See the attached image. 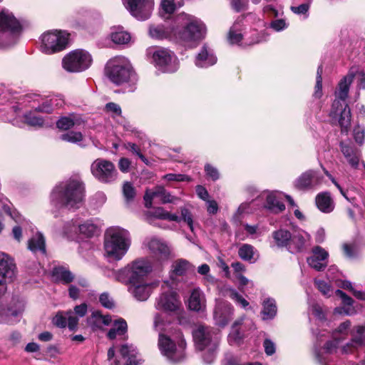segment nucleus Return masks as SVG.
<instances>
[{
    "label": "nucleus",
    "mask_w": 365,
    "mask_h": 365,
    "mask_svg": "<svg viewBox=\"0 0 365 365\" xmlns=\"http://www.w3.org/2000/svg\"><path fill=\"white\" fill-rule=\"evenodd\" d=\"M354 138L355 141L359 145H362L364 142L365 129L364 127L358 125L354 129Z\"/></svg>",
    "instance_id": "60"
},
{
    "label": "nucleus",
    "mask_w": 365,
    "mask_h": 365,
    "mask_svg": "<svg viewBox=\"0 0 365 365\" xmlns=\"http://www.w3.org/2000/svg\"><path fill=\"white\" fill-rule=\"evenodd\" d=\"M99 302L101 305L106 308L111 309L114 307V302L110 295L106 293H102L99 297Z\"/></svg>",
    "instance_id": "61"
},
{
    "label": "nucleus",
    "mask_w": 365,
    "mask_h": 365,
    "mask_svg": "<svg viewBox=\"0 0 365 365\" xmlns=\"http://www.w3.org/2000/svg\"><path fill=\"white\" fill-rule=\"evenodd\" d=\"M263 309L262 311L263 319H273L277 311L276 302L272 298H267L262 303Z\"/></svg>",
    "instance_id": "37"
},
{
    "label": "nucleus",
    "mask_w": 365,
    "mask_h": 365,
    "mask_svg": "<svg viewBox=\"0 0 365 365\" xmlns=\"http://www.w3.org/2000/svg\"><path fill=\"white\" fill-rule=\"evenodd\" d=\"M22 31V26L9 10L0 12V49L14 45Z\"/></svg>",
    "instance_id": "5"
},
{
    "label": "nucleus",
    "mask_w": 365,
    "mask_h": 365,
    "mask_svg": "<svg viewBox=\"0 0 365 365\" xmlns=\"http://www.w3.org/2000/svg\"><path fill=\"white\" fill-rule=\"evenodd\" d=\"M256 254L257 250L252 245L249 244H243L238 250L239 257L242 259L251 263H253L257 260V257H255Z\"/></svg>",
    "instance_id": "39"
},
{
    "label": "nucleus",
    "mask_w": 365,
    "mask_h": 365,
    "mask_svg": "<svg viewBox=\"0 0 365 365\" xmlns=\"http://www.w3.org/2000/svg\"><path fill=\"white\" fill-rule=\"evenodd\" d=\"M241 27V20L237 19L228 34V41L231 44H238L242 39Z\"/></svg>",
    "instance_id": "40"
},
{
    "label": "nucleus",
    "mask_w": 365,
    "mask_h": 365,
    "mask_svg": "<svg viewBox=\"0 0 365 365\" xmlns=\"http://www.w3.org/2000/svg\"><path fill=\"white\" fill-rule=\"evenodd\" d=\"M122 1L130 14L140 21L146 20L150 16L154 6V0H122Z\"/></svg>",
    "instance_id": "16"
},
{
    "label": "nucleus",
    "mask_w": 365,
    "mask_h": 365,
    "mask_svg": "<svg viewBox=\"0 0 365 365\" xmlns=\"http://www.w3.org/2000/svg\"><path fill=\"white\" fill-rule=\"evenodd\" d=\"M121 356L127 359L125 365H138L142 359L135 346L130 344H124L120 349Z\"/></svg>",
    "instance_id": "29"
},
{
    "label": "nucleus",
    "mask_w": 365,
    "mask_h": 365,
    "mask_svg": "<svg viewBox=\"0 0 365 365\" xmlns=\"http://www.w3.org/2000/svg\"><path fill=\"white\" fill-rule=\"evenodd\" d=\"M270 28L275 31H281L287 28L288 24L284 19H277L270 23Z\"/></svg>",
    "instance_id": "63"
},
{
    "label": "nucleus",
    "mask_w": 365,
    "mask_h": 365,
    "mask_svg": "<svg viewBox=\"0 0 365 365\" xmlns=\"http://www.w3.org/2000/svg\"><path fill=\"white\" fill-rule=\"evenodd\" d=\"M314 284L317 286V289L324 294V296H330V293L331 292V286L323 280H317L314 281Z\"/></svg>",
    "instance_id": "59"
},
{
    "label": "nucleus",
    "mask_w": 365,
    "mask_h": 365,
    "mask_svg": "<svg viewBox=\"0 0 365 365\" xmlns=\"http://www.w3.org/2000/svg\"><path fill=\"white\" fill-rule=\"evenodd\" d=\"M153 63L161 71L173 73L178 68V61L173 52L166 48H150Z\"/></svg>",
    "instance_id": "13"
},
{
    "label": "nucleus",
    "mask_w": 365,
    "mask_h": 365,
    "mask_svg": "<svg viewBox=\"0 0 365 365\" xmlns=\"http://www.w3.org/2000/svg\"><path fill=\"white\" fill-rule=\"evenodd\" d=\"M257 200H255L254 201H252L251 202V204H253ZM250 203H247V202L242 203L239 206V207L237 210V212L233 216V221L235 222V223L238 224L240 222V216L243 213L249 212L250 210Z\"/></svg>",
    "instance_id": "52"
},
{
    "label": "nucleus",
    "mask_w": 365,
    "mask_h": 365,
    "mask_svg": "<svg viewBox=\"0 0 365 365\" xmlns=\"http://www.w3.org/2000/svg\"><path fill=\"white\" fill-rule=\"evenodd\" d=\"M69 34L66 31H49L41 35V51L46 54H53L66 49Z\"/></svg>",
    "instance_id": "10"
},
{
    "label": "nucleus",
    "mask_w": 365,
    "mask_h": 365,
    "mask_svg": "<svg viewBox=\"0 0 365 365\" xmlns=\"http://www.w3.org/2000/svg\"><path fill=\"white\" fill-rule=\"evenodd\" d=\"M105 110L113 117L120 116L121 115L120 107L115 103H108L105 106Z\"/></svg>",
    "instance_id": "57"
},
{
    "label": "nucleus",
    "mask_w": 365,
    "mask_h": 365,
    "mask_svg": "<svg viewBox=\"0 0 365 365\" xmlns=\"http://www.w3.org/2000/svg\"><path fill=\"white\" fill-rule=\"evenodd\" d=\"M73 227L75 232L78 230L80 234L83 235L86 237H91L97 232V226L92 220L85 221L81 224L73 225Z\"/></svg>",
    "instance_id": "38"
},
{
    "label": "nucleus",
    "mask_w": 365,
    "mask_h": 365,
    "mask_svg": "<svg viewBox=\"0 0 365 365\" xmlns=\"http://www.w3.org/2000/svg\"><path fill=\"white\" fill-rule=\"evenodd\" d=\"M111 322L109 315H103L99 311L93 312L87 320L88 325L93 329H102L103 326L110 325Z\"/></svg>",
    "instance_id": "32"
},
{
    "label": "nucleus",
    "mask_w": 365,
    "mask_h": 365,
    "mask_svg": "<svg viewBox=\"0 0 365 365\" xmlns=\"http://www.w3.org/2000/svg\"><path fill=\"white\" fill-rule=\"evenodd\" d=\"M155 308L168 312H178L181 306L176 292L168 282L162 285V292L155 300Z\"/></svg>",
    "instance_id": "14"
},
{
    "label": "nucleus",
    "mask_w": 365,
    "mask_h": 365,
    "mask_svg": "<svg viewBox=\"0 0 365 365\" xmlns=\"http://www.w3.org/2000/svg\"><path fill=\"white\" fill-rule=\"evenodd\" d=\"M127 323L124 319L115 320L113 324V327L107 334L108 338L114 339L117 336L124 335L127 331Z\"/></svg>",
    "instance_id": "36"
},
{
    "label": "nucleus",
    "mask_w": 365,
    "mask_h": 365,
    "mask_svg": "<svg viewBox=\"0 0 365 365\" xmlns=\"http://www.w3.org/2000/svg\"><path fill=\"white\" fill-rule=\"evenodd\" d=\"M196 347L200 350L207 349L203 359L207 364H211L215 358V351L219 344L218 334L210 327L199 326L192 332Z\"/></svg>",
    "instance_id": "6"
},
{
    "label": "nucleus",
    "mask_w": 365,
    "mask_h": 365,
    "mask_svg": "<svg viewBox=\"0 0 365 365\" xmlns=\"http://www.w3.org/2000/svg\"><path fill=\"white\" fill-rule=\"evenodd\" d=\"M152 269L151 263L148 260L138 259L121 269L117 275V279L125 284L146 282Z\"/></svg>",
    "instance_id": "7"
},
{
    "label": "nucleus",
    "mask_w": 365,
    "mask_h": 365,
    "mask_svg": "<svg viewBox=\"0 0 365 365\" xmlns=\"http://www.w3.org/2000/svg\"><path fill=\"white\" fill-rule=\"evenodd\" d=\"M241 322L242 319L240 321L235 322L232 327L231 332L228 335V341L231 344L238 343L242 338V334L237 328V326L241 324Z\"/></svg>",
    "instance_id": "47"
},
{
    "label": "nucleus",
    "mask_w": 365,
    "mask_h": 365,
    "mask_svg": "<svg viewBox=\"0 0 365 365\" xmlns=\"http://www.w3.org/2000/svg\"><path fill=\"white\" fill-rule=\"evenodd\" d=\"M160 6L162 11L167 14H173L175 10V0H162Z\"/></svg>",
    "instance_id": "58"
},
{
    "label": "nucleus",
    "mask_w": 365,
    "mask_h": 365,
    "mask_svg": "<svg viewBox=\"0 0 365 365\" xmlns=\"http://www.w3.org/2000/svg\"><path fill=\"white\" fill-rule=\"evenodd\" d=\"M206 34L205 24L199 19L188 18L182 28L175 31V35L185 43H192L202 39Z\"/></svg>",
    "instance_id": "11"
},
{
    "label": "nucleus",
    "mask_w": 365,
    "mask_h": 365,
    "mask_svg": "<svg viewBox=\"0 0 365 365\" xmlns=\"http://www.w3.org/2000/svg\"><path fill=\"white\" fill-rule=\"evenodd\" d=\"M343 250L345 255L349 258H353L357 254L356 247L354 245L344 244Z\"/></svg>",
    "instance_id": "64"
},
{
    "label": "nucleus",
    "mask_w": 365,
    "mask_h": 365,
    "mask_svg": "<svg viewBox=\"0 0 365 365\" xmlns=\"http://www.w3.org/2000/svg\"><path fill=\"white\" fill-rule=\"evenodd\" d=\"M322 66H319L317 68V81L315 86L314 96L316 98H320L322 95Z\"/></svg>",
    "instance_id": "51"
},
{
    "label": "nucleus",
    "mask_w": 365,
    "mask_h": 365,
    "mask_svg": "<svg viewBox=\"0 0 365 365\" xmlns=\"http://www.w3.org/2000/svg\"><path fill=\"white\" fill-rule=\"evenodd\" d=\"M163 178L168 181H176V182H190L191 181V178L188 175L184 174H175V173H169L165 175Z\"/></svg>",
    "instance_id": "54"
},
{
    "label": "nucleus",
    "mask_w": 365,
    "mask_h": 365,
    "mask_svg": "<svg viewBox=\"0 0 365 365\" xmlns=\"http://www.w3.org/2000/svg\"><path fill=\"white\" fill-rule=\"evenodd\" d=\"M323 176L314 170H309L303 173L294 181V186L299 190H308L314 189L322 182Z\"/></svg>",
    "instance_id": "17"
},
{
    "label": "nucleus",
    "mask_w": 365,
    "mask_h": 365,
    "mask_svg": "<svg viewBox=\"0 0 365 365\" xmlns=\"http://www.w3.org/2000/svg\"><path fill=\"white\" fill-rule=\"evenodd\" d=\"M92 175L100 182L110 183L118 177V171L115 165L110 160L98 158L91 165Z\"/></svg>",
    "instance_id": "15"
},
{
    "label": "nucleus",
    "mask_w": 365,
    "mask_h": 365,
    "mask_svg": "<svg viewBox=\"0 0 365 365\" xmlns=\"http://www.w3.org/2000/svg\"><path fill=\"white\" fill-rule=\"evenodd\" d=\"M123 193L124 197L125 198V200L128 202L132 201L136 195L135 187L129 182H125L123 184Z\"/></svg>",
    "instance_id": "50"
},
{
    "label": "nucleus",
    "mask_w": 365,
    "mask_h": 365,
    "mask_svg": "<svg viewBox=\"0 0 365 365\" xmlns=\"http://www.w3.org/2000/svg\"><path fill=\"white\" fill-rule=\"evenodd\" d=\"M34 110L41 113H51L52 112V106L50 103V98L43 99L42 103L36 107H34Z\"/></svg>",
    "instance_id": "62"
},
{
    "label": "nucleus",
    "mask_w": 365,
    "mask_h": 365,
    "mask_svg": "<svg viewBox=\"0 0 365 365\" xmlns=\"http://www.w3.org/2000/svg\"><path fill=\"white\" fill-rule=\"evenodd\" d=\"M318 209L324 213H330L334 210V203L328 192H321L316 197Z\"/></svg>",
    "instance_id": "31"
},
{
    "label": "nucleus",
    "mask_w": 365,
    "mask_h": 365,
    "mask_svg": "<svg viewBox=\"0 0 365 365\" xmlns=\"http://www.w3.org/2000/svg\"><path fill=\"white\" fill-rule=\"evenodd\" d=\"M158 348L163 356L172 363H179L185 359V341L180 339L178 345L168 336L163 334H159Z\"/></svg>",
    "instance_id": "9"
},
{
    "label": "nucleus",
    "mask_w": 365,
    "mask_h": 365,
    "mask_svg": "<svg viewBox=\"0 0 365 365\" xmlns=\"http://www.w3.org/2000/svg\"><path fill=\"white\" fill-rule=\"evenodd\" d=\"M15 269L13 259L5 252H0V285L12 280Z\"/></svg>",
    "instance_id": "22"
},
{
    "label": "nucleus",
    "mask_w": 365,
    "mask_h": 365,
    "mask_svg": "<svg viewBox=\"0 0 365 365\" xmlns=\"http://www.w3.org/2000/svg\"><path fill=\"white\" fill-rule=\"evenodd\" d=\"M52 276L56 282L65 284L71 283L74 279L73 274L67 268L63 267L53 268Z\"/></svg>",
    "instance_id": "35"
},
{
    "label": "nucleus",
    "mask_w": 365,
    "mask_h": 365,
    "mask_svg": "<svg viewBox=\"0 0 365 365\" xmlns=\"http://www.w3.org/2000/svg\"><path fill=\"white\" fill-rule=\"evenodd\" d=\"M88 304L85 302L74 307L73 310L60 311L53 318V324L58 328L68 327L70 331L78 329L79 319L86 315Z\"/></svg>",
    "instance_id": "8"
},
{
    "label": "nucleus",
    "mask_w": 365,
    "mask_h": 365,
    "mask_svg": "<svg viewBox=\"0 0 365 365\" xmlns=\"http://www.w3.org/2000/svg\"><path fill=\"white\" fill-rule=\"evenodd\" d=\"M328 252L319 246L312 249V255L307 258L308 264L317 271H322L327 266Z\"/></svg>",
    "instance_id": "23"
},
{
    "label": "nucleus",
    "mask_w": 365,
    "mask_h": 365,
    "mask_svg": "<svg viewBox=\"0 0 365 365\" xmlns=\"http://www.w3.org/2000/svg\"><path fill=\"white\" fill-rule=\"evenodd\" d=\"M130 246V237L128 230L110 227L105 235V255L109 261H119L127 253Z\"/></svg>",
    "instance_id": "3"
},
{
    "label": "nucleus",
    "mask_w": 365,
    "mask_h": 365,
    "mask_svg": "<svg viewBox=\"0 0 365 365\" xmlns=\"http://www.w3.org/2000/svg\"><path fill=\"white\" fill-rule=\"evenodd\" d=\"M156 197H160L163 203L174 202L177 200V197L171 195L163 187H158L153 191H146L144 196L145 207L150 208L152 206V200Z\"/></svg>",
    "instance_id": "26"
},
{
    "label": "nucleus",
    "mask_w": 365,
    "mask_h": 365,
    "mask_svg": "<svg viewBox=\"0 0 365 365\" xmlns=\"http://www.w3.org/2000/svg\"><path fill=\"white\" fill-rule=\"evenodd\" d=\"M233 308L227 302H217L214 311V319L219 327H224L231 320Z\"/></svg>",
    "instance_id": "20"
},
{
    "label": "nucleus",
    "mask_w": 365,
    "mask_h": 365,
    "mask_svg": "<svg viewBox=\"0 0 365 365\" xmlns=\"http://www.w3.org/2000/svg\"><path fill=\"white\" fill-rule=\"evenodd\" d=\"M190 263L182 259H178L175 261L172 265V275L175 274L176 276H182L186 273V272L190 268Z\"/></svg>",
    "instance_id": "42"
},
{
    "label": "nucleus",
    "mask_w": 365,
    "mask_h": 365,
    "mask_svg": "<svg viewBox=\"0 0 365 365\" xmlns=\"http://www.w3.org/2000/svg\"><path fill=\"white\" fill-rule=\"evenodd\" d=\"M180 217H182V221L186 222L188 227H190V230L193 232V220L192 215L190 212V211L187 208H182Z\"/></svg>",
    "instance_id": "56"
},
{
    "label": "nucleus",
    "mask_w": 365,
    "mask_h": 365,
    "mask_svg": "<svg viewBox=\"0 0 365 365\" xmlns=\"http://www.w3.org/2000/svg\"><path fill=\"white\" fill-rule=\"evenodd\" d=\"M149 34L152 38L162 39L166 37V32L163 26H150Z\"/></svg>",
    "instance_id": "55"
},
{
    "label": "nucleus",
    "mask_w": 365,
    "mask_h": 365,
    "mask_svg": "<svg viewBox=\"0 0 365 365\" xmlns=\"http://www.w3.org/2000/svg\"><path fill=\"white\" fill-rule=\"evenodd\" d=\"M266 200L264 207L274 213H279L285 210V205L273 192H264L262 193L255 200Z\"/></svg>",
    "instance_id": "24"
},
{
    "label": "nucleus",
    "mask_w": 365,
    "mask_h": 365,
    "mask_svg": "<svg viewBox=\"0 0 365 365\" xmlns=\"http://www.w3.org/2000/svg\"><path fill=\"white\" fill-rule=\"evenodd\" d=\"M128 290L129 293L138 301L147 300L155 284L146 282H140V283H128Z\"/></svg>",
    "instance_id": "21"
},
{
    "label": "nucleus",
    "mask_w": 365,
    "mask_h": 365,
    "mask_svg": "<svg viewBox=\"0 0 365 365\" xmlns=\"http://www.w3.org/2000/svg\"><path fill=\"white\" fill-rule=\"evenodd\" d=\"M84 197V186L78 180H69L57 185L50 195L51 205L57 209L78 208Z\"/></svg>",
    "instance_id": "2"
},
{
    "label": "nucleus",
    "mask_w": 365,
    "mask_h": 365,
    "mask_svg": "<svg viewBox=\"0 0 365 365\" xmlns=\"http://www.w3.org/2000/svg\"><path fill=\"white\" fill-rule=\"evenodd\" d=\"M227 296L243 308L249 306V302L235 289H230L227 292Z\"/></svg>",
    "instance_id": "49"
},
{
    "label": "nucleus",
    "mask_w": 365,
    "mask_h": 365,
    "mask_svg": "<svg viewBox=\"0 0 365 365\" xmlns=\"http://www.w3.org/2000/svg\"><path fill=\"white\" fill-rule=\"evenodd\" d=\"M59 138L61 140L63 141L72 143H77L78 142L82 141L83 135L81 132L71 131L61 135Z\"/></svg>",
    "instance_id": "48"
},
{
    "label": "nucleus",
    "mask_w": 365,
    "mask_h": 365,
    "mask_svg": "<svg viewBox=\"0 0 365 365\" xmlns=\"http://www.w3.org/2000/svg\"><path fill=\"white\" fill-rule=\"evenodd\" d=\"M217 62V57L213 51L207 45H204L195 57V63L199 68H207Z\"/></svg>",
    "instance_id": "25"
},
{
    "label": "nucleus",
    "mask_w": 365,
    "mask_h": 365,
    "mask_svg": "<svg viewBox=\"0 0 365 365\" xmlns=\"http://www.w3.org/2000/svg\"><path fill=\"white\" fill-rule=\"evenodd\" d=\"M147 220L151 223L153 218L165 220L168 212L163 207H158L153 210L148 211L145 214Z\"/></svg>",
    "instance_id": "44"
},
{
    "label": "nucleus",
    "mask_w": 365,
    "mask_h": 365,
    "mask_svg": "<svg viewBox=\"0 0 365 365\" xmlns=\"http://www.w3.org/2000/svg\"><path fill=\"white\" fill-rule=\"evenodd\" d=\"M28 248L34 254H46L45 239L41 233L38 232L28 241Z\"/></svg>",
    "instance_id": "33"
},
{
    "label": "nucleus",
    "mask_w": 365,
    "mask_h": 365,
    "mask_svg": "<svg viewBox=\"0 0 365 365\" xmlns=\"http://www.w3.org/2000/svg\"><path fill=\"white\" fill-rule=\"evenodd\" d=\"M291 233V232L284 229H279L273 232L272 236L274 245L277 247H285L287 250L290 237H292Z\"/></svg>",
    "instance_id": "34"
},
{
    "label": "nucleus",
    "mask_w": 365,
    "mask_h": 365,
    "mask_svg": "<svg viewBox=\"0 0 365 365\" xmlns=\"http://www.w3.org/2000/svg\"><path fill=\"white\" fill-rule=\"evenodd\" d=\"M355 76L360 81V86L365 88V72L356 68H351L349 73L339 83L329 114L333 119H338L341 132L346 133L351 124V110L346 100L348 97L349 86Z\"/></svg>",
    "instance_id": "1"
},
{
    "label": "nucleus",
    "mask_w": 365,
    "mask_h": 365,
    "mask_svg": "<svg viewBox=\"0 0 365 365\" xmlns=\"http://www.w3.org/2000/svg\"><path fill=\"white\" fill-rule=\"evenodd\" d=\"M110 36L112 41L116 44H126L131 38L130 34L120 26L116 28L115 31H112Z\"/></svg>",
    "instance_id": "41"
},
{
    "label": "nucleus",
    "mask_w": 365,
    "mask_h": 365,
    "mask_svg": "<svg viewBox=\"0 0 365 365\" xmlns=\"http://www.w3.org/2000/svg\"><path fill=\"white\" fill-rule=\"evenodd\" d=\"M24 118L26 124L31 126L42 127L44 124L43 118L36 115L32 113L25 114Z\"/></svg>",
    "instance_id": "46"
},
{
    "label": "nucleus",
    "mask_w": 365,
    "mask_h": 365,
    "mask_svg": "<svg viewBox=\"0 0 365 365\" xmlns=\"http://www.w3.org/2000/svg\"><path fill=\"white\" fill-rule=\"evenodd\" d=\"M188 307L190 309L204 312L206 309V299L204 293L199 289L195 288L191 292L189 300Z\"/></svg>",
    "instance_id": "27"
},
{
    "label": "nucleus",
    "mask_w": 365,
    "mask_h": 365,
    "mask_svg": "<svg viewBox=\"0 0 365 365\" xmlns=\"http://www.w3.org/2000/svg\"><path fill=\"white\" fill-rule=\"evenodd\" d=\"M105 73L109 80L116 85L127 82L135 83L138 80L135 72L129 60L124 56H116L108 61Z\"/></svg>",
    "instance_id": "4"
},
{
    "label": "nucleus",
    "mask_w": 365,
    "mask_h": 365,
    "mask_svg": "<svg viewBox=\"0 0 365 365\" xmlns=\"http://www.w3.org/2000/svg\"><path fill=\"white\" fill-rule=\"evenodd\" d=\"M341 150L350 164L354 168L359 165L360 159V153L358 150L354 148L352 145L345 144L344 143H340Z\"/></svg>",
    "instance_id": "30"
},
{
    "label": "nucleus",
    "mask_w": 365,
    "mask_h": 365,
    "mask_svg": "<svg viewBox=\"0 0 365 365\" xmlns=\"http://www.w3.org/2000/svg\"><path fill=\"white\" fill-rule=\"evenodd\" d=\"M287 250L292 254L304 252L307 249V243L310 235L302 230H295L292 233Z\"/></svg>",
    "instance_id": "19"
},
{
    "label": "nucleus",
    "mask_w": 365,
    "mask_h": 365,
    "mask_svg": "<svg viewBox=\"0 0 365 365\" xmlns=\"http://www.w3.org/2000/svg\"><path fill=\"white\" fill-rule=\"evenodd\" d=\"M92 63L90 53L83 49H76L66 54L62 60V66L68 72L79 73L88 69Z\"/></svg>",
    "instance_id": "12"
},
{
    "label": "nucleus",
    "mask_w": 365,
    "mask_h": 365,
    "mask_svg": "<svg viewBox=\"0 0 365 365\" xmlns=\"http://www.w3.org/2000/svg\"><path fill=\"white\" fill-rule=\"evenodd\" d=\"M2 210L9 215L14 221H16L18 223L24 224L25 222V220L21 217L20 214L15 210H11V204L8 202L6 203L1 202Z\"/></svg>",
    "instance_id": "45"
},
{
    "label": "nucleus",
    "mask_w": 365,
    "mask_h": 365,
    "mask_svg": "<svg viewBox=\"0 0 365 365\" xmlns=\"http://www.w3.org/2000/svg\"><path fill=\"white\" fill-rule=\"evenodd\" d=\"M150 252L159 259H167L170 254L168 246L162 240L153 237L148 242Z\"/></svg>",
    "instance_id": "28"
},
{
    "label": "nucleus",
    "mask_w": 365,
    "mask_h": 365,
    "mask_svg": "<svg viewBox=\"0 0 365 365\" xmlns=\"http://www.w3.org/2000/svg\"><path fill=\"white\" fill-rule=\"evenodd\" d=\"M78 120L73 115L61 117L56 123L57 127L61 130H68L78 124Z\"/></svg>",
    "instance_id": "43"
},
{
    "label": "nucleus",
    "mask_w": 365,
    "mask_h": 365,
    "mask_svg": "<svg viewBox=\"0 0 365 365\" xmlns=\"http://www.w3.org/2000/svg\"><path fill=\"white\" fill-rule=\"evenodd\" d=\"M351 341L341 348L343 354L352 353L358 348L365 346V324L354 327L351 331ZM361 363L365 365V356Z\"/></svg>",
    "instance_id": "18"
},
{
    "label": "nucleus",
    "mask_w": 365,
    "mask_h": 365,
    "mask_svg": "<svg viewBox=\"0 0 365 365\" xmlns=\"http://www.w3.org/2000/svg\"><path fill=\"white\" fill-rule=\"evenodd\" d=\"M205 173L207 178L213 181L220 178V173L218 170L211 164L207 163L205 165Z\"/></svg>",
    "instance_id": "53"
}]
</instances>
